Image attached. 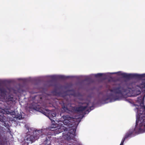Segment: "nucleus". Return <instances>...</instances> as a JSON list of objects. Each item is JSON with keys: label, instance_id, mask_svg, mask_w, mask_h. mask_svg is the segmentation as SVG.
<instances>
[{"label": "nucleus", "instance_id": "f257e3e1", "mask_svg": "<svg viewBox=\"0 0 145 145\" xmlns=\"http://www.w3.org/2000/svg\"><path fill=\"white\" fill-rule=\"evenodd\" d=\"M120 73V74L123 78L130 79L132 78H137L141 80L139 85L137 84V82L134 80H129L126 82V85L128 89H136L139 88L142 92L144 93L145 96V73L142 74H128L125 73H121V72L114 73L116 74Z\"/></svg>", "mask_w": 145, "mask_h": 145}, {"label": "nucleus", "instance_id": "f03ea898", "mask_svg": "<svg viewBox=\"0 0 145 145\" xmlns=\"http://www.w3.org/2000/svg\"><path fill=\"white\" fill-rule=\"evenodd\" d=\"M109 90L111 92L114 93L115 95L111 93L104 96L103 99L105 102L108 100H110V102H112L120 99L122 97L123 93L127 91V89L119 86L109 89Z\"/></svg>", "mask_w": 145, "mask_h": 145}, {"label": "nucleus", "instance_id": "7ed1b4c3", "mask_svg": "<svg viewBox=\"0 0 145 145\" xmlns=\"http://www.w3.org/2000/svg\"><path fill=\"white\" fill-rule=\"evenodd\" d=\"M144 94V93H143ZM145 97L144 95L142 99V97L140 96L137 98V102L140 104V106L142 108L143 111L141 113V111L139 110V109L137 108V112L139 115L138 116V117L137 118V120L136 122V126L138 125V124L140 121H142L145 119V106L144 105V101Z\"/></svg>", "mask_w": 145, "mask_h": 145}, {"label": "nucleus", "instance_id": "20e7f679", "mask_svg": "<svg viewBox=\"0 0 145 145\" xmlns=\"http://www.w3.org/2000/svg\"><path fill=\"white\" fill-rule=\"evenodd\" d=\"M32 107L33 109L41 112L48 117L50 120H52V119H56V114L54 111L43 108L38 103H33Z\"/></svg>", "mask_w": 145, "mask_h": 145}, {"label": "nucleus", "instance_id": "39448f33", "mask_svg": "<svg viewBox=\"0 0 145 145\" xmlns=\"http://www.w3.org/2000/svg\"><path fill=\"white\" fill-rule=\"evenodd\" d=\"M88 107V104H87V105L85 106H81L77 107L70 106L69 108H68L67 105L64 103H63L62 105V108L64 112H68L69 111L73 112H82Z\"/></svg>", "mask_w": 145, "mask_h": 145}, {"label": "nucleus", "instance_id": "423d86ee", "mask_svg": "<svg viewBox=\"0 0 145 145\" xmlns=\"http://www.w3.org/2000/svg\"><path fill=\"white\" fill-rule=\"evenodd\" d=\"M77 126L76 125H74L72 126H69L68 128H67V130L69 129V132L63 135L64 138L66 140H69L70 139L74 140L76 136L75 133Z\"/></svg>", "mask_w": 145, "mask_h": 145}, {"label": "nucleus", "instance_id": "0eeeda50", "mask_svg": "<svg viewBox=\"0 0 145 145\" xmlns=\"http://www.w3.org/2000/svg\"><path fill=\"white\" fill-rule=\"evenodd\" d=\"M42 131L40 130L35 131L33 132V135H27L25 137V142L28 144L32 143L39 138L40 136L42 134Z\"/></svg>", "mask_w": 145, "mask_h": 145}, {"label": "nucleus", "instance_id": "6e6552de", "mask_svg": "<svg viewBox=\"0 0 145 145\" xmlns=\"http://www.w3.org/2000/svg\"><path fill=\"white\" fill-rule=\"evenodd\" d=\"M10 113L8 109H3L1 110V111H0V121L3 122L4 124L3 125L5 127L7 126L6 123L7 119L6 117L4 116V114H9Z\"/></svg>", "mask_w": 145, "mask_h": 145}, {"label": "nucleus", "instance_id": "1a4fd4ad", "mask_svg": "<svg viewBox=\"0 0 145 145\" xmlns=\"http://www.w3.org/2000/svg\"><path fill=\"white\" fill-rule=\"evenodd\" d=\"M139 124V127L138 125L136 126V132L141 133L145 132V119L142 121H140L138 123Z\"/></svg>", "mask_w": 145, "mask_h": 145}, {"label": "nucleus", "instance_id": "9d476101", "mask_svg": "<svg viewBox=\"0 0 145 145\" xmlns=\"http://www.w3.org/2000/svg\"><path fill=\"white\" fill-rule=\"evenodd\" d=\"M136 125H135V127L134 129H130L129 131L126 133L125 135V137L122 139L120 145H123V143L125 140L129 137H131V135L134 133H135L136 134H138L140 133L136 132Z\"/></svg>", "mask_w": 145, "mask_h": 145}, {"label": "nucleus", "instance_id": "9b49d317", "mask_svg": "<svg viewBox=\"0 0 145 145\" xmlns=\"http://www.w3.org/2000/svg\"><path fill=\"white\" fill-rule=\"evenodd\" d=\"M5 139L4 134L2 130V128L0 126V145L3 144Z\"/></svg>", "mask_w": 145, "mask_h": 145}, {"label": "nucleus", "instance_id": "f8f14e48", "mask_svg": "<svg viewBox=\"0 0 145 145\" xmlns=\"http://www.w3.org/2000/svg\"><path fill=\"white\" fill-rule=\"evenodd\" d=\"M63 118L64 119L63 123L64 124L69 125H71L72 124L70 125V121L69 120V117L68 116H62Z\"/></svg>", "mask_w": 145, "mask_h": 145}, {"label": "nucleus", "instance_id": "ddd939ff", "mask_svg": "<svg viewBox=\"0 0 145 145\" xmlns=\"http://www.w3.org/2000/svg\"><path fill=\"white\" fill-rule=\"evenodd\" d=\"M7 104H8L9 103L12 104L15 102V100L13 97L9 96L7 98Z\"/></svg>", "mask_w": 145, "mask_h": 145}, {"label": "nucleus", "instance_id": "4468645a", "mask_svg": "<svg viewBox=\"0 0 145 145\" xmlns=\"http://www.w3.org/2000/svg\"><path fill=\"white\" fill-rule=\"evenodd\" d=\"M61 128L56 129L54 131V133L55 134H58L62 132L61 129Z\"/></svg>", "mask_w": 145, "mask_h": 145}, {"label": "nucleus", "instance_id": "2eb2a0df", "mask_svg": "<svg viewBox=\"0 0 145 145\" xmlns=\"http://www.w3.org/2000/svg\"><path fill=\"white\" fill-rule=\"evenodd\" d=\"M58 79H65L66 78H68V77H66L64 76L63 75H59L58 76Z\"/></svg>", "mask_w": 145, "mask_h": 145}, {"label": "nucleus", "instance_id": "dca6fc26", "mask_svg": "<svg viewBox=\"0 0 145 145\" xmlns=\"http://www.w3.org/2000/svg\"><path fill=\"white\" fill-rule=\"evenodd\" d=\"M51 78L54 80L58 79V76H51Z\"/></svg>", "mask_w": 145, "mask_h": 145}, {"label": "nucleus", "instance_id": "f3484780", "mask_svg": "<svg viewBox=\"0 0 145 145\" xmlns=\"http://www.w3.org/2000/svg\"><path fill=\"white\" fill-rule=\"evenodd\" d=\"M15 117L16 118L18 119L19 120L21 119L22 118V116L20 114H18V115H16Z\"/></svg>", "mask_w": 145, "mask_h": 145}, {"label": "nucleus", "instance_id": "a211bd4d", "mask_svg": "<svg viewBox=\"0 0 145 145\" xmlns=\"http://www.w3.org/2000/svg\"><path fill=\"white\" fill-rule=\"evenodd\" d=\"M57 125L53 123H52L51 125V127L52 128H55L57 127Z\"/></svg>", "mask_w": 145, "mask_h": 145}, {"label": "nucleus", "instance_id": "6ab92c4d", "mask_svg": "<svg viewBox=\"0 0 145 145\" xmlns=\"http://www.w3.org/2000/svg\"><path fill=\"white\" fill-rule=\"evenodd\" d=\"M102 75L103 74L101 73H98L95 75V76L96 77H101L102 76Z\"/></svg>", "mask_w": 145, "mask_h": 145}, {"label": "nucleus", "instance_id": "aec40b11", "mask_svg": "<svg viewBox=\"0 0 145 145\" xmlns=\"http://www.w3.org/2000/svg\"><path fill=\"white\" fill-rule=\"evenodd\" d=\"M136 93L137 95H138L141 93V91L140 90H136Z\"/></svg>", "mask_w": 145, "mask_h": 145}, {"label": "nucleus", "instance_id": "412c9836", "mask_svg": "<svg viewBox=\"0 0 145 145\" xmlns=\"http://www.w3.org/2000/svg\"><path fill=\"white\" fill-rule=\"evenodd\" d=\"M92 107H93L92 106L90 107L88 109L87 111L88 112V113L89 112H90L92 110V109H91V108H92Z\"/></svg>", "mask_w": 145, "mask_h": 145}, {"label": "nucleus", "instance_id": "4be33fe9", "mask_svg": "<svg viewBox=\"0 0 145 145\" xmlns=\"http://www.w3.org/2000/svg\"><path fill=\"white\" fill-rule=\"evenodd\" d=\"M53 86V85L52 84H51L50 85V86Z\"/></svg>", "mask_w": 145, "mask_h": 145}, {"label": "nucleus", "instance_id": "5701e85b", "mask_svg": "<svg viewBox=\"0 0 145 145\" xmlns=\"http://www.w3.org/2000/svg\"><path fill=\"white\" fill-rule=\"evenodd\" d=\"M1 84L0 83V87H1Z\"/></svg>", "mask_w": 145, "mask_h": 145}]
</instances>
